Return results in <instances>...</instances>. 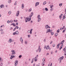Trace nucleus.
<instances>
[{"label":"nucleus","mask_w":66,"mask_h":66,"mask_svg":"<svg viewBox=\"0 0 66 66\" xmlns=\"http://www.w3.org/2000/svg\"><path fill=\"white\" fill-rule=\"evenodd\" d=\"M52 30H50V29H49L48 30V29L47 30V31H46V33H49V32H52Z\"/></svg>","instance_id":"nucleus-1"},{"label":"nucleus","mask_w":66,"mask_h":66,"mask_svg":"<svg viewBox=\"0 0 66 66\" xmlns=\"http://www.w3.org/2000/svg\"><path fill=\"white\" fill-rule=\"evenodd\" d=\"M11 52H12V55H14V54H15V51L14 50H11Z\"/></svg>","instance_id":"nucleus-2"},{"label":"nucleus","mask_w":66,"mask_h":66,"mask_svg":"<svg viewBox=\"0 0 66 66\" xmlns=\"http://www.w3.org/2000/svg\"><path fill=\"white\" fill-rule=\"evenodd\" d=\"M64 59V57L62 56L61 57H60L59 59V61H60L61 60H63V59Z\"/></svg>","instance_id":"nucleus-3"},{"label":"nucleus","mask_w":66,"mask_h":66,"mask_svg":"<svg viewBox=\"0 0 66 66\" xmlns=\"http://www.w3.org/2000/svg\"><path fill=\"white\" fill-rule=\"evenodd\" d=\"M19 14V11H18L16 14V16H18V15Z\"/></svg>","instance_id":"nucleus-4"},{"label":"nucleus","mask_w":66,"mask_h":66,"mask_svg":"<svg viewBox=\"0 0 66 66\" xmlns=\"http://www.w3.org/2000/svg\"><path fill=\"white\" fill-rule=\"evenodd\" d=\"M20 40L21 41L22 44L23 43V39L21 37V38L20 39Z\"/></svg>","instance_id":"nucleus-5"},{"label":"nucleus","mask_w":66,"mask_h":66,"mask_svg":"<svg viewBox=\"0 0 66 66\" xmlns=\"http://www.w3.org/2000/svg\"><path fill=\"white\" fill-rule=\"evenodd\" d=\"M12 25L14 27H16V24H15V23H12L10 25V26H12Z\"/></svg>","instance_id":"nucleus-6"},{"label":"nucleus","mask_w":66,"mask_h":66,"mask_svg":"<svg viewBox=\"0 0 66 66\" xmlns=\"http://www.w3.org/2000/svg\"><path fill=\"white\" fill-rule=\"evenodd\" d=\"M18 33H16L15 32H14L13 33V35H18Z\"/></svg>","instance_id":"nucleus-7"},{"label":"nucleus","mask_w":66,"mask_h":66,"mask_svg":"<svg viewBox=\"0 0 66 66\" xmlns=\"http://www.w3.org/2000/svg\"><path fill=\"white\" fill-rule=\"evenodd\" d=\"M39 4V2H37L36 3V5L35 6L36 7L37 5H38Z\"/></svg>","instance_id":"nucleus-8"},{"label":"nucleus","mask_w":66,"mask_h":66,"mask_svg":"<svg viewBox=\"0 0 66 66\" xmlns=\"http://www.w3.org/2000/svg\"><path fill=\"white\" fill-rule=\"evenodd\" d=\"M14 55H11L10 59L11 60H12V59H13V58H14Z\"/></svg>","instance_id":"nucleus-9"},{"label":"nucleus","mask_w":66,"mask_h":66,"mask_svg":"<svg viewBox=\"0 0 66 66\" xmlns=\"http://www.w3.org/2000/svg\"><path fill=\"white\" fill-rule=\"evenodd\" d=\"M0 7H1V8H3V7H4V5H2V4L0 6Z\"/></svg>","instance_id":"nucleus-10"},{"label":"nucleus","mask_w":66,"mask_h":66,"mask_svg":"<svg viewBox=\"0 0 66 66\" xmlns=\"http://www.w3.org/2000/svg\"><path fill=\"white\" fill-rule=\"evenodd\" d=\"M12 38H10L9 39V42H10V43H12Z\"/></svg>","instance_id":"nucleus-11"},{"label":"nucleus","mask_w":66,"mask_h":66,"mask_svg":"<svg viewBox=\"0 0 66 66\" xmlns=\"http://www.w3.org/2000/svg\"><path fill=\"white\" fill-rule=\"evenodd\" d=\"M48 25H46L45 28H46V29H48Z\"/></svg>","instance_id":"nucleus-12"},{"label":"nucleus","mask_w":66,"mask_h":66,"mask_svg":"<svg viewBox=\"0 0 66 66\" xmlns=\"http://www.w3.org/2000/svg\"><path fill=\"white\" fill-rule=\"evenodd\" d=\"M49 45H48L46 47V49L47 50H48V49H49Z\"/></svg>","instance_id":"nucleus-13"},{"label":"nucleus","mask_w":66,"mask_h":66,"mask_svg":"<svg viewBox=\"0 0 66 66\" xmlns=\"http://www.w3.org/2000/svg\"><path fill=\"white\" fill-rule=\"evenodd\" d=\"M66 28H65L62 31V32L63 33H64V32H65V31H66Z\"/></svg>","instance_id":"nucleus-14"},{"label":"nucleus","mask_w":66,"mask_h":66,"mask_svg":"<svg viewBox=\"0 0 66 66\" xmlns=\"http://www.w3.org/2000/svg\"><path fill=\"white\" fill-rule=\"evenodd\" d=\"M64 41H65L64 40H63V41H61V44H63V43H64Z\"/></svg>","instance_id":"nucleus-15"},{"label":"nucleus","mask_w":66,"mask_h":66,"mask_svg":"<svg viewBox=\"0 0 66 66\" xmlns=\"http://www.w3.org/2000/svg\"><path fill=\"white\" fill-rule=\"evenodd\" d=\"M32 15H29V19H31V17H32Z\"/></svg>","instance_id":"nucleus-16"},{"label":"nucleus","mask_w":66,"mask_h":66,"mask_svg":"<svg viewBox=\"0 0 66 66\" xmlns=\"http://www.w3.org/2000/svg\"><path fill=\"white\" fill-rule=\"evenodd\" d=\"M36 57L35 58V62H36L37 61V59H36Z\"/></svg>","instance_id":"nucleus-17"},{"label":"nucleus","mask_w":66,"mask_h":66,"mask_svg":"<svg viewBox=\"0 0 66 66\" xmlns=\"http://www.w3.org/2000/svg\"><path fill=\"white\" fill-rule=\"evenodd\" d=\"M38 22H40V20L41 19V18H39L38 19Z\"/></svg>","instance_id":"nucleus-18"},{"label":"nucleus","mask_w":66,"mask_h":66,"mask_svg":"<svg viewBox=\"0 0 66 66\" xmlns=\"http://www.w3.org/2000/svg\"><path fill=\"white\" fill-rule=\"evenodd\" d=\"M31 11H32V9L31 8H30L29 10L28 11L29 12H30Z\"/></svg>","instance_id":"nucleus-19"},{"label":"nucleus","mask_w":66,"mask_h":66,"mask_svg":"<svg viewBox=\"0 0 66 66\" xmlns=\"http://www.w3.org/2000/svg\"><path fill=\"white\" fill-rule=\"evenodd\" d=\"M24 7V5H23V4H22V9H23Z\"/></svg>","instance_id":"nucleus-20"},{"label":"nucleus","mask_w":66,"mask_h":66,"mask_svg":"<svg viewBox=\"0 0 66 66\" xmlns=\"http://www.w3.org/2000/svg\"><path fill=\"white\" fill-rule=\"evenodd\" d=\"M8 2L9 3H11V0H9L8 1Z\"/></svg>","instance_id":"nucleus-21"},{"label":"nucleus","mask_w":66,"mask_h":66,"mask_svg":"<svg viewBox=\"0 0 66 66\" xmlns=\"http://www.w3.org/2000/svg\"><path fill=\"white\" fill-rule=\"evenodd\" d=\"M45 10L46 11H48V9L47 8H45Z\"/></svg>","instance_id":"nucleus-22"},{"label":"nucleus","mask_w":66,"mask_h":66,"mask_svg":"<svg viewBox=\"0 0 66 66\" xmlns=\"http://www.w3.org/2000/svg\"><path fill=\"white\" fill-rule=\"evenodd\" d=\"M46 3H47V2L46 1L44 2L43 3V5H45V4H46Z\"/></svg>","instance_id":"nucleus-23"},{"label":"nucleus","mask_w":66,"mask_h":66,"mask_svg":"<svg viewBox=\"0 0 66 66\" xmlns=\"http://www.w3.org/2000/svg\"><path fill=\"white\" fill-rule=\"evenodd\" d=\"M62 3H61V4L60 3L59 4V6H62Z\"/></svg>","instance_id":"nucleus-24"},{"label":"nucleus","mask_w":66,"mask_h":66,"mask_svg":"<svg viewBox=\"0 0 66 66\" xmlns=\"http://www.w3.org/2000/svg\"><path fill=\"white\" fill-rule=\"evenodd\" d=\"M32 30H33V29H30V33H31V34H32Z\"/></svg>","instance_id":"nucleus-25"},{"label":"nucleus","mask_w":66,"mask_h":66,"mask_svg":"<svg viewBox=\"0 0 66 66\" xmlns=\"http://www.w3.org/2000/svg\"><path fill=\"white\" fill-rule=\"evenodd\" d=\"M17 2V1H16L15 3L14 4V5H17V4L16 3Z\"/></svg>","instance_id":"nucleus-26"},{"label":"nucleus","mask_w":66,"mask_h":66,"mask_svg":"<svg viewBox=\"0 0 66 66\" xmlns=\"http://www.w3.org/2000/svg\"><path fill=\"white\" fill-rule=\"evenodd\" d=\"M39 17H40V15H38V16H37V18H38H38H39Z\"/></svg>","instance_id":"nucleus-27"},{"label":"nucleus","mask_w":66,"mask_h":66,"mask_svg":"<svg viewBox=\"0 0 66 66\" xmlns=\"http://www.w3.org/2000/svg\"><path fill=\"white\" fill-rule=\"evenodd\" d=\"M61 43H59L58 44V48H59V46H60V45H61Z\"/></svg>","instance_id":"nucleus-28"},{"label":"nucleus","mask_w":66,"mask_h":66,"mask_svg":"<svg viewBox=\"0 0 66 66\" xmlns=\"http://www.w3.org/2000/svg\"><path fill=\"white\" fill-rule=\"evenodd\" d=\"M58 35L57 33H56L55 34V36H57Z\"/></svg>","instance_id":"nucleus-29"},{"label":"nucleus","mask_w":66,"mask_h":66,"mask_svg":"<svg viewBox=\"0 0 66 66\" xmlns=\"http://www.w3.org/2000/svg\"><path fill=\"white\" fill-rule=\"evenodd\" d=\"M44 62H43L42 63V65H43V66H44Z\"/></svg>","instance_id":"nucleus-30"},{"label":"nucleus","mask_w":66,"mask_h":66,"mask_svg":"<svg viewBox=\"0 0 66 66\" xmlns=\"http://www.w3.org/2000/svg\"><path fill=\"white\" fill-rule=\"evenodd\" d=\"M28 33H30V34H31V31H30V30H28Z\"/></svg>","instance_id":"nucleus-31"},{"label":"nucleus","mask_w":66,"mask_h":66,"mask_svg":"<svg viewBox=\"0 0 66 66\" xmlns=\"http://www.w3.org/2000/svg\"><path fill=\"white\" fill-rule=\"evenodd\" d=\"M15 33H18V34H19V32H18V31H15V32H14Z\"/></svg>","instance_id":"nucleus-32"},{"label":"nucleus","mask_w":66,"mask_h":66,"mask_svg":"<svg viewBox=\"0 0 66 66\" xmlns=\"http://www.w3.org/2000/svg\"><path fill=\"white\" fill-rule=\"evenodd\" d=\"M8 13L9 14H11V11H9L8 12Z\"/></svg>","instance_id":"nucleus-33"},{"label":"nucleus","mask_w":66,"mask_h":66,"mask_svg":"<svg viewBox=\"0 0 66 66\" xmlns=\"http://www.w3.org/2000/svg\"><path fill=\"white\" fill-rule=\"evenodd\" d=\"M51 33L52 35H53V34H54V33H53V32H51Z\"/></svg>","instance_id":"nucleus-34"},{"label":"nucleus","mask_w":66,"mask_h":66,"mask_svg":"<svg viewBox=\"0 0 66 66\" xmlns=\"http://www.w3.org/2000/svg\"><path fill=\"white\" fill-rule=\"evenodd\" d=\"M27 43H28V42H27L26 41H25V44H26V45L27 44Z\"/></svg>","instance_id":"nucleus-35"},{"label":"nucleus","mask_w":66,"mask_h":66,"mask_svg":"<svg viewBox=\"0 0 66 66\" xmlns=\"http://www.w3.org/2000/svg\"><path fill=\"white\" fill-rule=\"evenodd\" d=\"M62 46H60V50H61V49H62Z\"/></svg>","instance_id":"nucleus-36"},{"label":"nucleus","mask_w":66,"mask_h":66,"mask_svg":"<svg viewBox=\"0 0 66 66\" xmlns=\"http://www.w3.org/2000/svg\"><path fill=\"white\" fill-rule=\"evenodd\" d=\"M19 58H21L22 57V56L21 55H19Z\"/></svg>","instance_id":"nucleus-37"},{"label":"nucleus","mask_w":66,"mask_h":66,"mask_svg":"<svg viewBox=\"0 0 66 66\" xmlns=\"http://www.w3.org/2000/svg\"><path fill=\"white\" fill-rule=\"evenodd\" d=\"M10 21L8 20V21H7V23H10Z\"/></svg>","instance_id":"nucleus-38"},{"label":"nucleus","mask_w":66,"mask_h":66,"mask_svg":"<svg viewBox=\"0 0 66 66\" xmlns=\"http://www.w3.org/2000/svg\"><path fill=\"white\" fill-rule=\"evenodd\" d=\"M2 61V60L1 58V57H0V62Z\"/></svg>","instance_id":"nucleus-39"},{"label":"nucleus","mask_w":66,"mask_h":66,"mask_svg":"<svg viewBox=\"0 0 66 66\" xmlns=\"http://www.w3.org/2000/svg\"><path fill=\"white\" fill-rule=\"evenodd\" d=\"M65 26H64L62 28V29H64L65 28Z\"/></svg>","instance_id":"nucleus-40"},{"label":"nucleus","mask_w":66,"mask_h":66,"mask_svg":"<svg viewBox=\"0 0 66 66\" xmlns=\"http://www.w3.org/2000/svg\"><path fill=\"white\" fill-rule=\"evenodd\" d=\"M13 22V21L12 20H10V22L11 23H12V22Z\"/></svg>","instance_id":"nucleus-41"},{"label":"nucleus","mask_w":66,"mask_h":66,"mask_svg":"<svg viewBox=\"0 0 66 66\" xmlns=\"http://www.w3.org/2000/svg\"><path fill=\"white\" fill-rule=\"evenodd\" d=\"M31 15H32V16H33V12H31Z\"/></svg>","instance_id":"nucleus-42"},{"label":"nucleus","mask_w":66,"mask_h":66,"mask_svg":"<svg viewBox=\"0 0 66 66\" xmlns=\"http://www.w3.org/2000/svg\"><path fill=\"white\" fill-rule=\"evenodd\" d=\"M4 33V32L2 31V32H1V34H3Z\"/></svg>","instance_id":"nucleus-43"},{"label":"nucleus","mask_w":66,"mask_h":66,"mask_svg":"<svg viewBox=\"0 0 66 66\" xmlns=\"http://www.w3.org/2000/svg\"><path fill=\"white\" fill-rule=\"evenodd\" d=\"M55 45L54 44H53V47H55Z\"/></svg>","instance_id":"nucleus-44"},{"label":"nucleus","mask_w":66,"mask_h":66,"mask_svg":"<svg viewBox=\"0 0 66 66\" xmlns=\"http://www.w3.org/2000/svg\"><path fill=\"white\" fill-rule=\"evenodd\" d=\"M53 7V5H52V6H51L50 7L51 9V8H52V7Z\"/></svg>","instance_id":"nucleus-45"},{"label":"nucleus","mask_w":66,"mask_h":66,"mask_svg":"<svg viewBox=\"0 0 66 66\" xmlns=\"http://www.w3.org/2000/svg\"><path fill=\"white\" fill-rule=\"evenodd\" d=\"M1 66H2V65H3V63H1V64H0Z\"/></svg>","instance_id":"nucleus-46"},{"label":"nucleus","mask_w":66,"mask_h":66,"mask_svg":"<svg viewBox=\"0 0 66 66\" xmlns=\"http://www.w3.org/2000/svg\"><path fill=\"white\" fill-rule=\"evenodd\" d=\"M15 63H17V64L18 63V61H17V60H16L15 62Z\"/></svg>","instance_id":"nucleus-47"},{"label":"nucleus","mask_w":66,"mask_h":66,"mask_svg":"<svg viewBox=\"0 0 66 66\" xmlns=\"http://www.w3.org/2000/svg\"><path fill=\"white\" fill-rule=\"evenodd\" d=\"M59 18H60V19H61V18H62V16L60 15L59 16Z\"/></svg>","instance_id":"nucleus-48"},{"label":"nucleus","mask_w":66,"mask_h":66,"mask_svg":"<svg viewBox=\"0 0 66 66\" xmlns=\"http://www.w3.org/2000/svg\"><path fill=\"white\" fill-rule=\"evenodd\" d=\"M13 28L12 27H10V30H11L12 29H13Z\"/></svg>","instance_id":"nucleus-49"},{"label":"nucleus","mask_w":66,"mask_h":66,"mask_svg":"<svg viewBox=\"0 0 66 66\" xmlns=\"http://www.w3.org/2000/svg\"><path fill=\"white\" fill-rule=\"evenodd\" d=\"M65 16H63V19H65Z\"/></svg>","instance_id":"nucleus-50"},{"label":"nucleus","mask_w":66,"mask_h":66,"mask_svg":"<svg viewBox=\"0 0 66 66\" xmlns=\"http://www.w3.org/2000/svg\"><path fill=\"white\" fill-rule=\"evenodd\" d=\"M26 20V22H27V21H29H29H28V20Z\"/></svg>","instance_id":"nucleus-51"},{"label":"nucleus","mask_w":66,"mask_h":66,"mask_svg":"<svg viewBox=\"0 0 66 66\" xmlns=\"http://www.w3.org/2000/svg\"><path fill=\"white\" fill-rule=\"evenodd\" d=\"M16 29H18V28H19V27H18V26H16Z\"/></svg>","instance_id":"nucleus-52"},{"label":"nucleus","mask_w":66,"mask_h":66,"mask_svg":"<svg viewBox=\"0 0 66 66\" xmlns=\"http://www.w3.org/2000/svg\"><path fill=\"white\" fill-rule=\"evenodd\" d=\"M15 63V66H16V65H17V63Z\"/></svg>","instance_id":"nucleus-53"},{"label":"nucleus","mask_w":66,"mask_h":66,"mask_svg":"<svg viewBox=\"0 0 66 66\" xmlns=\"http://www.w3.org/2000/svg\"><path fill=\"white\" fill-rule=\"evenodd\" d=\"M28 36L29 38H30V35H28Z\"/></svg>","instance_id":"nucleus-54"},{"label":"nucleus","mask_w":66,"mask_h":66,"mask_svg":"<svg viewBox=\"0 0 66 66\" xmlns=\"http://www.w3.org/2000/svg\"><path fill=\"white\" fill-rule=\"evenodd\" d=\"M31 20V19H28V20H27V21H29H29H30V20Z\"/></svg>","instance_id":"nucleus-55"},{"label":"nucleus","mask_w":66,"mask_h":66,"mask_svg":"<svg viewBox=\"0 0 66 66\" xmlns=\"http://www.w3.org/2000/svg\"><path fill=\"white\" fill-rule=\"evenodd\" d=\"M52 66V63H51L50 65V66Z\"/></svg>","instance_id":"nucleus-56"},{"label":"nucleus","mask_w":66,"mask_h":66,"mask_svg":"<svg viewBox=\"0 0 66 66\" xmlns=\"http://www.w3.org/2000/svg\"><path fill=\"white\" fill-rule=\"evenodd\" d=\"M28 19H29V18H26V20H28Z\"/></svg>","instance_id":"nucleus-57"},{"label":"nucleus","mask_w":66,"mask_h":66,"mask_svg":"<svg viewBox=\"0 0 66 66\" xmlns=\"http://www.w3.org/2000/svg\"><path fill=\"white\" fill-rule=\"evenodd\" d=\"M3 29H1L0 30V31H1V32H2V31H3Z\"/></svg>","instance_id":"nucleus-58"},{"label":"nucleus","mask_w":66,"mask_h":66,"mask_svg":"<svg viewBox=\"0 0 66 66\" xmlns=\"http://www.w3.org/2000/svg\"><path fill=\"white\" fill-rule=\"evenodd\" d=\"M48 28H49V29L50 28V26H48Z\"/></svg>","instance_id":"nucleus-59"},{"label":"nucleus","mask_w":66,"mask_h":66,"mask_svg":"<svg viewBox=\"0 0 66 66\" xmlns=\"http://www.w3.org/2000/svg\"><path fill=\"white\" fill-rule=\"evenodd\" d=\"M41 51V49H39V52H40Z\"/></svg>","instance_id":"nucleus-60"},{"label":"nucleus","mask_w":66,"mask_h":66,"mask_svg":"<svg viewBox=\"0 0 66 66\" xmlns=\"http://www.w3.org/2000/svg\"><path fill=\"white\" fill-rule=\"evenodd\" d=\"M38 50H37L36 51V52H38Z\"/></svg>","instance_id":"nucleus-61"},{"label":"nucleus","mask_w":66,"mask_h":66,"mask_svg":"<svg viewBox=\"0 0 66 66\" xmlns=\"http://www.w3.org/2000/svg\"><path fill=\"white\" fill-rule=\"evenodd\" d=\"M16 29H15V28H14V29H13V31H15Z\"/></svg>","instance_id":"nucleus-62"},{"label":"nucleus","mask_w":66,"mask_h":66,"mask_svg":"<svg viewBox=\"0 0 66 66\" xmlns=\"http://www.w3.org/2000/svg\"><path fill=\"white\" fill-rule=\"evenodd\" d=\"M52 41H51L50 43V44H51L52 43Z\"/></svg>","instance_id":"nucleus-63"},{"label":"nucleus","mask_w":66,"mask_h":66,"mask_svg":"<svg viewBox=\"0 0 66 66\" xmlns=\"http://www.w3.org/2000/svg\"><path fill=\"white\" fill-rule=\"evenodd\" d=\"M62 29H62V28H60V30H62Z\"/></svg>","instance_id":"nucleus-64"}]
</instances>
